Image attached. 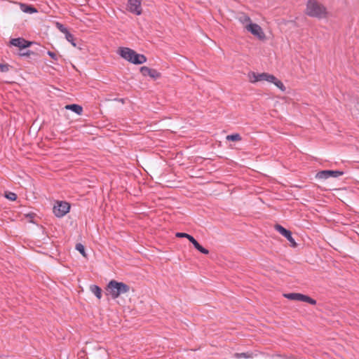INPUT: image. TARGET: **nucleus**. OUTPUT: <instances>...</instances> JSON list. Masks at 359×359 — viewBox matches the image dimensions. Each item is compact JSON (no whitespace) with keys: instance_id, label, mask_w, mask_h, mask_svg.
I'll list each match as a JSON object with an SVG mask.
<instances>
[{"instance_id":"1","label":"nucleus","mask_w":359,"mask_h":359,"mask_svg":"<svg viewBox=\"0 0 359 359\" xmlns=\"http://www.w3.org/2000/svg\"><path fill=\"white\" fill-rule=\"evenodd\" d=\"M305 13L311 18H326L328 12L326 7L316 0H309L306 5Z\"/></svg>"},{"instance_id":"2","label":"nucleus","mask_w":359,"mask_h":359,"mask_svg":"<svg viewBox=\"0 0 359 359\" xmlns=\"http://www.w3.org/2000/svg\"><path fill=\"white\" fill-rule=\"evenodd\" d=\"M118 53L121 57L135 65H141L147 61L145 55L137 53L135 50L129 48H119Z\"/></svg>"},{"instance_id":"3","label":"nucleus","mask_w":359,"mask_h":359,"mask_svg":"<svg viewBox=\"0 0 359 359\" xmlns=\"http://www.w3.org/2000/svg\"><path fill=\"white\" fill-rule=\"evenodd\" d=\"M107 290L112 299H116L121 294L129 292L130 286L123 282L111 280L107 286Z\"/></svg>"},{"instance_id":"4","label":"nucleus","mask_w":359,"mask_h":359,"mask_svg":"<svg viewBox=\"0 0 359 359\" xmlns=\"http://www.w3.org/2000/svg\"><path fill=\"white\" fill-rule=\"evenodd\" d=\"M70 209V205L66 201H57L54 205L53 211L57 217H62L65 215Z\"/></svg>"},{"instance_id":"5","label":"nucleus","mask_w":359,"mask_h":359,"mask_svg":"<svg viewBox=\"0 0 359 359\" xmlns=\"http://www.w3.org/2000/svg\"><path fill=\"white\" fill-rule=\"evenodd\" d=\"M245 29L259 40H264L266 38L265 34L262 27L256 23H248L245 26Z\"/></svg>"},{"instance_id":"6","label":"nucleus","mask_w":359,"mask_h":359,"mask_svg":"<svg viewBox=\"0 0 359 359\" xmlns=\"http://www.w3.org/2000/svg\"><path fill=\"white\" fill-rule=\"evenodd\" d=\"M127 10L136 15L142 13V0H128Z\"/></svg>"},{"instance_id":"7","label":"nucleus","mask_w":359,"mask_h":359,"mask_svg":"<svg viewBox=\"0 0 359 359\" xmlns=\"http://www.w3.org/2000/svg\"><path fill=\"white\" fill-rule=\"evenodd\" d=\"M274 229L278 231L282 236L287 239L290 243V246L294 248L297 246V243L294 239L292 236V232L290 230L286 229L280 224H276Z\"/></svg>"},{"instance_id":"8","label":"nucleus","mask_w":359,"mask_h":359,"mask_svg":"<svg viewBox=\"0 0 359 359\" xmlns=\"http://www.w3.org/2000/svg\"><path fill=\"white\" fill-rule=\"evenodd\" d=\"M344 174V172L340 170H325L320 171L317 173L316 177L318 179L326 180L330 177H338Z\"/></svg>"},{"instance_id":"9","label":"nucleus","mask_w":359,"mask_h":359,"mask_svg":"<svg viewBox=\"0 0 359 359\" xmlns=\"http://www.w3.org/2000/svg\"><path fill=\"white\" fill-rule=\"evenodd\" d=\"M140 72L144 76H149L151 79L156 80L161 77V74L156 69L143 66L140 68Z\"/></svg>"},{"instance_id":"10","label":"nucleus","mask_w":359,"mask_h":359,"mask_svg":"<svg viewBox=\"0 0 359 359\" xmlns=\"http://www.w3.org/2000/svg\"><path fill=\"white\" fill-rule=\"evenodd\" d=\"M10 43L11 45L21 49L28 48L32 44V42H29L22 38L12 39Z\"/></svg>"},{"instance_id":"11","label":"nucleus","mask_w":359,"mask_h":359,"mask_svg":"<svg viewBox=\"0 0 359 359\" xmlns=\"http://www.w3.org/2000/svg\"><path fill=\"white\" fill-rule=\"evenodd\" d=\"M190 242L193 244L194 248L203 254L208 255L209 253L208 250L203 248L200 243L193 237Z\"/></svg>"},{"instance_id":"12","label":"nucleus","mask_w":359,"mask_h":359,"mask_svg":"<svg viewBox=\"0 0 359 359\" xmlns=\"http://www.w3.org/2000/svg\"><path fill=\"white\" fill-rule=\"evenodd\" d=\"M65 109H69L79 115H81L83 112V107L81 105L76 104L66 105Z\"/></svg>"},{"instance_id":"13","label":"nucleus","mask_w":359,"mask_h":359,"mask_svg":"<svg viewBox=\"0 0 359 359\" xmlns=\"http://www.w3.org/2000/svg\"><path fill=\"white\" fill-rule=\"evenodd\" d=\"M283 296L285 298H287L288 299H290V300H295V301H300V302H302L303 294L292 292V293L284 294Z\"/></svg>"},{"instance_id":"14","label":"nucleus","mask_w":359,"mask_h":359,"mask_svg":"<svg viewBox=\"0 0 359 359\" xmlns=\"http://www.w3.org/2000/svg\"><path fill=\"white\" fill-rule=\"evenodd\" d=\"M20 8L24 13H34L37 12V10L34 7L25 4H22Z\"/></svg>"},{"instance_id":"15","label":"nucleus","mask_w":359,"mask_h":359,"mask_svg":"<svg viewBox=\"0 0 359 359\" xmlns=\"http://www.w3.org/2000/svg\"><path fill=\"white\" fill-rule=\"evenodd\" d=\"M90 291L96 296V297L99 299L102 297V290L101 288L96 285H92L90 287Z\"/></svg>"},{"instance_id":"16","label":"nucleus","mask_w":359,"mask_h":359,"mask_svg":"<svg viewBox=\"0 0 359 359\" xmlns=\"http://www.w3.org/2000/svg\"><path fill=\"white\" fill-rule=\"evenodd\" d=\"M238 20L245 27L248 23H252L250 18L245 13H241L238 17Z\"/></svg>"},{"instance_id":"17","label":"nucleus","mask_w":359,"mask_h":359,"mask_svg":"<svg viewBox=\"0 0 359 359\" xmlns=\"http://www.w3.org/2000/svg\"><path fill=\"white\" fill-rule=\"evenodd\" d=\"M226 139L229 141H241V136L238 133H234L226 136Z\"/></svg>"},{"instance_id":"18","label":"nucleus","mask_w":359,"mask_h":359,"mask_svg":"<svg viewBox=\"0 0 359 359\" xmlns=\"http://www.w3.org/2000/svg\"><path fill=\"white\" fill-rule=\"evenodd\" d=\"M4 196L7 199L11 201H14L17 199V194L14 192L6 191Z\"/></svg>"},{"instance_id":"19","label":"nucleus","mask_w":359,"mask_h":359,"mask_svg":"<svg viewBox=\"0 0 359 359\" xmlns=\"http://www.w3.org/2000/svg\"><path fill=\"white\" fill-rule=\"evenodd\" d=\"M302 302H307L311 305L316 304V301L314 299L310 297L309 296L305 295V294H303Z\"/></svg>"},{"instance_id":"20","label":"nucleus","mask_w":359,"mask_h":359,"mask_svg":"<svg viewBox=\"0 0 359 359\" xmlns=\"http://www.w3.org/2000/svg\"><path fill=\"white\" fill-rule=\"evenodd\" d=\"M66 39L72 43V45L74 47L76 46V44L74 42V36L69 32L65 34Z\"/></svg>"},{"instance_id":"21","label":"nucleus","mask_w":359,"mask_h":359,"mask_svg":"<svg viewBox=\"0 0 359 359\" xmlns=\"http://www.w3.org/2000/svg\"><path fill=\"white\" fill-rule=\"evenodd\" d=\"M248 77L251 83H255L258 81V74L250 72L248 74Z\"/></svg>"},{"instance_id":"22","label":"nucleus","mask_w":359,"mask_h":359,"mask_svg":"<svg viewBox=\"0 0 359 359\" xmlns=\"http://www.w3.org/2000/svg\"><path fill=\"white\" fill-rule=\"evenodd\" d=\"M76 250H78L83 257H86L85 248L81 243H77L76 245Z\"/></svg>"},{"instance_id":"23","label":"nucleus","mask_w":359,"mask_h":359,"mask_svg":"<svg viewBox=\"0 0 359 359\" xmlns=\"http://www.w3.org/2000/svg\"><path fill=\"white\" fill-rule=\"evenodd\" d=\"M56 27L62 33L65 34H67L69 32L68 29L60 22L56 23Z\"/></svg>"},{"instance_id":"24","label":"nucleus","mask_w":359,"mask_h":359,"mask_svg":"<svg viewBox=\"0 0 359 359\" xmlns=\"http://www.w3.org/2000/svg\"><path fill=\"white\" fill-rule=\"evenodd\" d=\"M276 86H277L280 90H281L283 92L285 91V87L283 82L278 79L276 81L273 83Z\"/></svg>"},{"instance_id":"25","label":"nucleus","mask_w":359,"mask_h":359,"mask_svg":"<svg viewBox=\"0 0 359 359\" xmlns=\"http://www.w3.org/2000/svg\"><path fill=\"white\" fill-rule=\"evenodd\" d=\"M175 236L177 238H187L189 241H191V238H193L192 236H191L187 233H181V232L177 233Z\"/></svg>"},{"instance_id":"26","label":"nucleus","mask_w":359,"mask_h":359,"mask_svg":"<svg viewBox=\"0 0 359 359\" xmlns=\"http://www.w3.org/2000/svg\"><path fill=\"white\" fill-rule=\"evenodd\" d=\"M9 69H10L9 65L0 63V72H7L9 71Z\"/></svg>"},{"instance_id":"27","label":"nucleus","mask_w":359,"mask_h":359,"mask_svg":"<svg viewBox=\"0 0 359 359\" xmlns=\"http://www.w3.org/2000/svg\"><path fill=\"white\" fill-rule=\"evenodd\" d=\"M352 114L354 115L359 114V102H358L355 105L353 108L351 109Z\"/></svg>"},{"instance_id":"28","label":"nucleus","mask_w":359,"mask_h":359,"mask_svg":"<svg viewBox=\"0 0 359 359\" xmlns=\"http://www.w3.org/2000/svg\"><path fill=\"white\" fill-rule=\"evenodd\" d=\"M277 78L272 74H269L267 73V78H266V81L270 83H274L276 81Z\"/></svg>"},{"instance_id":"29","label":"nucleus","mask_w":359,"mask_h":359,"mask_svg":"<svg viewBox=\"0 0 359 359\" xmlns=\"http://www.w3.org/2000/svg\"><path fill=\"white\" fill-rule=\"evenodd\" d=\"M235 357L236 358H250V355L248 354V353H235Z\"/></svg>"},{"instance_id":"30","label":"nucleus","mask_w":359,"mask_h":359,"mask_svg":"<svg viewBox=\"0 0 359 359\" xmlns=\"http://www.w3.org/2000/svg\"><path fill=\"white\" fill-rule=\"evenodd\" d=\"M266 78H267V73L258 74V81H266Z\"/></svg>"},{"instance_id":"31","label":"nucleus","mask_w":359,"mask_h":359,"mask_svg":"<svg viewBox=\"0 0 359 359\" xmlns=\"http://www.w3.org/2000/svg\"><path fill=\"white\" fill-rule=\"evenodd\" d=\"M48 55L52 58L54 60H57L58 57L57 56V55L54 53V52H52V51H48Z\"/></svg>"},{"instance_id":"32","label":"nucleus","mask_w":359,"mask_h":359,"mask_svg":"<svg viewBox=\"0 0 359 359\" xmlns=\"http://www.w3.org/2000/svg\"><path fill=\"white\" fill-rule=\"evenodd\" d=\"M29 54H30V51L27 50L26 53H23L21 55H29Z\"/></svg>"}]
</instances>
